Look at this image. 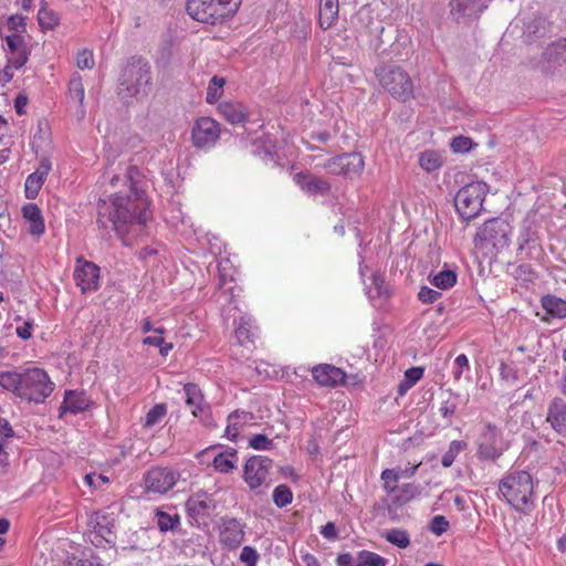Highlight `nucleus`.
Segmentation results:
<instances>
[{
	"instance_id": "50",
	"label": "nucleus",
	"mask_w": 566,
	"mask_h": 566,
	"mask_svg": "<svg viewBox=\"0 0 566 566\" xmlns=\"http://www.w3.org/2000/svg\"><path fill=\"white\" fill-rule=\"evenodd\" d=\"M93 53L90 50H82L77 53L76 65L81 70L92 69L94 66Z\"/></svg>"
},
{
	"instance_id": "52",
	"label": "nucleus",
	"mask_w": 566,
	"mask_h": 566,
	"mask_svg": "<svg viewBox=\"0 0 566 566\" xmlns=\"http://www.w3.org/2000/svg\"><path fill=\"white\" fill-rule=\"evenodd\" d=\"M370 297H380L386 294L385 281L381 275H373V286L368 290Z\"/></svg>"
},
{
	"instance_id": "37",
	"label": "nucleus",
	"mask_w": 566,
	"mask_h": 566,
	"mask_svg": "<svg viewBox=\"0 0 566 566\" xmlns=\"http://www.w3.org/2000/svg\"><path fill=\"white\" fill-rule=\"evenodd\" d=\"M382 537L398 548H407L410 545V536L407 531L391 528L382 533Z\"/></svg>"
},
{
	"instance_id": "42",
	"label": "nucleus",
	"mask_w": 566,
	"mask_h": 566,
	"mask_svg": "<svg viewBox=\"0 0 566 566\" xmlns=\"http://www.w3.org/2000/svg\"><path fill=\"white\" fill-rule=\"evenodd\" d=\"M467 448V443L464 441L453 440L450 442L448 450L442 455L441 464L444 468H450L455 458Z\"/></svg>"
},
{
	"instance_id": "35",
	"label": "nucleus",
	"mask_w": 566,
	"mask_h": 566,
	"mask_svg": "<svg viewBox=\"0 0 566 566\" xmlns=\"http://www.w3.org/2000/svg\"><path fill=\"white\" fill-rule=\"evenodd\" d=\"M167 405L166 403H157L153 408L148 410L146 416L142 420V424L145 429H151L155 426L163 422V420L167 416Z\"/></svg>"
},
{
	"instance_id": "23",
	"label": "nucleus",
	"mask_w": 566,
	"mask_h": 566,
	"mask_svg": "<svg viewBox=\"0 0 566 566\" xmlns=\"http://www.w3.org/2000/svg\"><path fill=\"white\" fill-rule=\"evenodd\" d=\"M184 391L186 395V403L191 408V413L200 418L206 426L210 424L208 419L205 418L208 413V408L205 405L200 388L196 384H186Z\"/></svg>"
},
{
	"instance_id": "46",
	"label": "nucleus",
	"mask_w": 566,
	"mask_h": 566,
	"mask_svg": "<svg viewBox=\"0 0 566 566\" xmlns=\"http://www.w3.org/2000/svg\"><path fill=\"white\" fill-rule=\"evenodd\" d=\"M535 241V231L530 220H524L517 237L518 249L523 250L526 245Z\"/></svg>"
},
{
	"instance_id": "24",
	"label": "nucleus",
	"mask_w": 566,
	"mask_h": 566,
	"mask_svg": "<svg viewBox=\"0 0 566 566\" xmlns=\"http://www.w3.org/2000/svg\"><path fill=\"white\" fill-rule=\"evenodd\" d=\"M547 421L558 434L566 437V401L555 399L551 402Z\"/></svg>"
},
{
	"instance_id": "34",
	"label": "nucleus",
	"mask_w": 566,
	"mask_h": 566,
	"mask_svg": "<svg viewBox=\"0 0 566 566\" xmlns=\"http://www.w3.org/2000/svg\"><path fill=\"white\" fill-rule=\"evenodd\" d=\"M258 328L249 317H241L238 327L235 328V338L243 345L252 343L256 336Z\"/></svg>"
},
{
	"instance_id": "8",
	"label": "nucleus",
	"mask_w": 566,
	"mask_h": 566,
	"mask_svg": "<svg viewBox=\"0 0 566 566\" xmlns=\"http://www.w3.org/2000/svg\"><path fill=\"white\" fill-rule=\"evenodd\" d=\"M511 234V224L504 219L494 218L484 222L476 232L475 239L485 245L503 249L509 245Z\"/></svg>"
},
{
	"instance_id": "15",
	"label": "nucleus",
	"mask_w": 566,
	"mask_h": 566,
	"mask_svg": "<svg viewBox=\"0 0 566 566\" xmlns=\"http://www.w3.org/2000/svg\"><path fill=\"white\" fill-rule=\"evenodd\" d=\"M74 280L83 293L95 291L98 287L99 268L91 261L77 258Z\"/></svg>"
},
{
	"instance_id": "64",
	"label": "nucleus",
	"mask_w": 566,
	"mask_h": 566,
	"mask_svg": "<svg viewBox=\"0 0 566 566\" xmlns=\"http://www.w3.org/2000/svg\"><path fill=\"white\" fill-rule=\"evenodd\" d=\"M336 564L337 566H354V558L352 554L344 553L337 557Z\"/></svg>"
},
{
	"instance_id": "47",
	"label": "nucleus",
	"mask_w": 566,
	"mask_h": 566,
	"mask_svg": "<svg viewBox=\"0 0 566 566\" xmlns=\"http://www.w3.org/2000/svg\"><path fill=\"white\" fill-rule=\"evenodd\" d=\"M38 21L42 29L52 30L59 24V17L54 11L41 8L38 12Z\"/></svg>"
},
{
	"instance_id": "20",
	"label": "nucleus",
	"mask_w": 566,
	"mask_h": 566,
	"mask_svg": "<svg viewBox=\"0 0 566 566\" xmlns=\"http://www.w3.org/2000/svg\"><path fill=\"white\" fill-rule=\"evenodd\" d=\"M312 376L319 386L335 387L345 380V373L333 365L322 364L312 368Z\"/></svg>"
},
{
	"instance_id": "28",
	"label": "nucleus",
	"mask_w": 566,
	"mask_h": 566,
	"mask_svg": "<svg viewBox=\"0 0 566 566\" xmlns=\"http://www.w3.org/2000/svg\"><path fill=\"white\" fill-rule=\"evenodd\" d=\"M212 465L220 473H231L238 467V451L228 448L218 453L212 461Z\"/></svg>"
},
{
	"instance_id": "12",
	"label": "nucleus",
	"mask_w": 566,
	"mask_h": 566,
	"mask_svg": "<svg viewBox=\"0 0 566 566\" xmlns=\"http://www.w3.org/2000/svg\"><path fill=\"white\" fill-rule=\"evenodd\" d=\"M220 138V125L211 117L198 118L191 130L192 144L196 148H210Z\"/></svg>"
},
{
	"instance_id": "17",
	"label": "nucleus",
	"mask_w": 566,
	"mask_h": 566,
	"mask_svg": "<svg viewBox=\"0 0 566 566\" xmlns=\"http://www.w3.org/2000/svg\"><path fill=\"white\" fill-rule=\"evenodd\" d=\"M3 41L7 46L9 64H11L14 69L22 67L27 63L30 54L24 38L19 33H12L6 35Z\"/></svg>"
},
{
	"instance_id": "49",
	"label": "nucleus",
	"mask_w": 566,
	"mask_h": 566,
	"mask_svg": "<svg viewBox=\"0 0 566 566\" xmlns=\"http://www.w3.org/2000/svg\"><path fill=\"white\" fill-rule=\"evenodd\" d=\"M441 297V293L429 287V286H421L420 291L418 293V298L423 304H431L439 300Z\"/></svg>"
},
{
	"instance_id": "58",
	"label": "nucleus",
	"mask_w": 566,
	"mask_h": 566,
	"mask_svg": "<svg viewBox=\"0 0 566 566\" xmlns=\"http://www.w3.org/2000/svg\"><path fill=\"white\" fill-rule=\"evenodd\" d=\"M33 323L31 321H24L21 325L15 328L17 335L22 339H29L32 336Z\"/></svg>"
},
{
	"instance_id": "41",
	"label": "nucleus",
	"mask_w": 566,
	"mask_h": 566,
	"mask_svg": "<svg viewBox=\"0 0 566 566\" xmlns=\"http://www.w3.org/2000/svg\"><path fill=\"white\" fill-rule=\"evenodd\" d=\"M44 178L41 177L40 175H38L36 172H32L30 174L28 177H27V180H25V184H24V191H25V197L28 199H34L43 184H44Z\"/></svg>"
},
{
	"instance_id": "18",
	"label": "nucleus",
	"mask_w": 566,
	"mask_h": 566,
	"mask_svg": "<svg viewBox=\"0 0 566 566\" xmlns=\"http://www.w3.org/2000/svg\"><path fill=\"white\" fill-rule=\"evenodd\" d=\"M244 539L243 525L235 518H222L220 543L229 548H237Z\"/></svg>"
},
{
	"instance_id": "51",
	"label": "nucleus",
	"mask_w": 566,
	"mask_h": 566,
	"mask_svg": "<svg viewBox=\"0 0 566 566\" xmlns=\"http://www.w3.org/2000/svg\"><path fill=\"white\" fill-rule=\"evenodd\" d=\"M258 559H259V554H258V552L253 547L244 546L241 549L240 560L245 566H255L256 563H258Z\"/></svg>"
},
{
	"instance_id": "53",
	"label": "nucleus",
	"mask_w": 566,
	"mask_h": 566,
	"mask_svg": "<svg viewBox=\"0 0 566 566\" xmlns=\"http://www.w3.org/2000/svg\"><path fill=\"white\" fill-rule=\"evenodd\" d=\"M453 377L455 380H460L463 371L470 369L469 359L465 354H460L455 357Z\"/></svg>"
},
{
	"instance_id": "48",
	"label": "nucleus",
	"mask_w": 566,
	"mask_h": 566,
	"mask_svg": "<svg viewBox=\"0 0 566 566\" xmlns=\"http://www.w3.org/2000/svg\"><path fill=\"white\" fill-rule=\"evenodd\" d=\"M249 447L254 450H270L273 447V441L265 434H254L249 439Z\"/></svg>"
},
{
	"instance_id": "63",
	"label": "nucleus",
	"mask_w": 566,
	"mask_h": 566,
	"mask_svg": "<svg viewBox=\"0 0 566 566\" xmlns=\"http://www.w3.org/2000/svg\"><path fill=\"white\" fill-rule=\"evenodd\" d=\"M321 534L325 538H335L337 535V532H336V527H335L334 523L328 522L324 526H322Z\"/></svg>"
},
{
	"instance_id": "1",
	"label": "nucleus",
	"mask_w": 566,
	"mask_h": 566,
	"mask_svg": "<svg viewBox=\"0 0 566 566\" xmlns=\"http://www.w3.org/2000/svg\"><path fill=\"white\" fill-rule=\"evenodd\" d=\"M120 177L114 174L111 177V185L117 186L119 182L127 185L125 191L120 190L112 195L108 199H99L97 203V223L107 229H112L126 240L135 227H144L153 218L150 201L144 190L137 187L134 180L138 175V169L134 166H127Z\"/></svg>"
},
{
	"instance_id": "31",
	"label": "nucleus",
	"mask_w": 566,
	"mask_h": 566,
	"mask_svg": "<svg viewBox=\"0 0 566 566\" xmlns=\"http://www.w3.org/2000/svg\"><path fill=\"white\" fill-rule=\"evenodd\" d=\"M428 280L437 289L449 290L455 285L458 274L454 270L444 266L438 273L430 274Z\"/></svg>"
},
{
	"instance_id": "39",
	"label": "nucleus",
	"mask_w": 566,
	"mask_h": 566,
	"mask_svg": "<svg viewBox=\"0 0 566 566\" xmlns=\"http://www.w3.org/2000/svg\"><path fill=\"white\" fill-rule=\"evenodd\" d=\"M157 525L160 532H168L175 530L180 524L178 514H169L161 510H156Z\"/></svg>"
},
{
	"instance_id": "26",
	"label": "nucleus",
	"mask_w": 566,
	"mask_h": 566,
	"mask_svg": "<svg viewBox=\"0 0 566 566\" xmlns=\"http://www.w3.org/2000/svg\"><path fill=\"white\" fill-rule=\"evenodd\" d=\"M90 399L84 392L69 390L65 392L61 410L63 412L78 413L87 409Z\"/></svg>"
},
{
	"instance_id": "29",
	"label": "nucleus",
	"mask_w": 566,
	"mask_h": 566,
	"mask_svg": "<svg viewBox=\"0 0 566 566\" xmlns=\"http://www.w3.org/2000/svg\"><path fill=\"white\" fill-rule=\"evenodd\" d=\"M252 419V415L244 411H233L228 417V424L224 430V437L229 440H235L243 427V424Z\"/></svg>"
},
{
	"instance_id": "14",
	"label": "nucleus",
	"mask_w": 566,
	"mask_h": 566,
	"mask_svg": "<svg viewBox=\"0 0 566 566\" xmlns=\"http://www.w3.org/2000/svg\"><path fill=\"white\" fill-rule=\"evenodd\" d=\"M186 507L192 524H206V521L216 509L214 501L205 491L193 493L186 502Z\"/></svg>"
},
{
	"instance_id": "27",
	"label": "nucleus",
	"mask_w": 566,
	"mask_h": 566,
	"mask_svg": "<svg viewBox=\"0 0 566 566\" xmlns=\"http://www.w3.org/2000/svg\"><path fill=\"white\" fill-rule=\"evenodd\" d=\"M338 0H319L318 21L322 29L327 30L338 18Z\"/></svg>"
},
{
	"instance_id": "11",
	"label": "nucleus",
	"mask_w": 566,
	"mask_h": 566,
	"mask_svg": "<svg viewBox=\"0 0 566 566\" xmlns=\"http://www.w3.org/2000/svg\"><path fill=\"white\" fill-rule=\"evenodd\" d=\"M363 156L357 153L343 154L327 159L321 167L332 175L359 176L364 169Z\"/></svg>"
},
{
	"instance_id": "38",
	"label": "nucleus",
	"mask_w": 566,
	"mask_h": 566,
	"mask_svg": "<svg viewBox=\"0 0 566 566\" xmlns=\"http://www.w3.org/2000/svg\"><path fill=\"white\" fill-rule=\"evenodd\" d=\"M380 480L382 482V489L388 496H391L399 486L400 471L397 469H385L380 474Z\"/></svg>"
},
{
	"instance_id": "10",
	"label": "nucleus",
	"mask_w": 566,
	"mask_h": 566,
	"mask_svg": "<svg viewBox=\"0 0 566 566\" xmlns=\"http://www.w3.org/2000/svg\"><path fill=\"white\" fill-rule=\"evenodd\" d=\"M179 471L171 468L156 467L144 476L145 489L149 493L165 494L179 481Z\"/></svg>"
},
{
	"instance_id": "5",
	"label": "nucleus",
	"mask_w": 566,
	"mask_h": 566,
	"mask_svg": "<svg viewBox=\"0 0 566 566\" xmlns=\"http://www.w3.org/2000/svg\"><path fill=\"white\" fill-rule=\"evenodd\" d=\"M242 0H188L187 12L196 21L217 24L233 17Z\"/></svg>"
},
{
	"instance_id": "9",
	"label": "nucleus",
	"mask_w": 566,
	"mask_h": 566,
	"mask_svg": "<svg viewBox=\"0 0 566 566\" xmlns=\"http://www.w3.org/2000/svg\"><path fill=\"white\" fill-rule=\"evenodd\" d=\"M273 461L263 455H253L249 458L243 469V480L252 491L270 485V470Z\"/></svg>"
},
{
	"instance_id": "25",
	"label": "nucleus",
	"mask_w": 566,
	"mask_h": 566,
	"mask_svg": "<svg viewBox=\"0 0 566 566\" xmlns=\"http://www.w3.org/2000/svg\"><path fill=\"white\" fill-rule=\"evenodd\" d=\"M22 213L29 224V233L34 237H41L45 231V224L40 208L35 203H29L22 208Z\"/></svg>"
},
{
	"instance_id": "7",
	"label": "nucleus",
	"mask_w": 566,
	"mask_h": 566,
	"mask_svg": "<svg viewBox=\"0 0 566 566\" xmlns=\"http://www.w3.org/2000/svg\"><path fill=\"white\" fill-rule=\"evenodd\" d=\"M488 191L489 186L483 181H472L463 186L454 198V206L459 214L465 220L478 217Z\"/></svg>"
},
{
	"instance_id": "4",
	"label": "nucleus",
	"mask_w": 566,
	"mask_h": 566,
	"mask_svg": "<svg viewBox=\"0 0 566 566\" xmlns=\"http://www.w3.org/2000/svg\"><path fill=\"white\" fill-rule=\"evenodd\" d=\"M374 73L380 86L395 99L406 103L413 98V82L401 66L381 62Z\"/></svg>"
},
{
	"instance_id": "57",
	"label": "nucleus",
	"mask_w": 566,
	"mask_h": 566,
	"mask_svg": "<svg viewBox=\"0 0 566 566\" xmlns=\"http://www.w3.org/2000/svg\"><path fill=\"white\" fill-rule=\"evenodd\" d=\"M84 481L90 486L99 488L101 485L108 483V478L98 473H90L85 475Z\"/></svg>"
},
{
	"instance_id": "45",
	"label": "nucleus",
	"mask_w": 566,
	"mask_h": 566,
	"mask_svg": "<svg viewBox=\"0 0 566 566\" xmlns=\"http://www.w3.org/2000/svg\"><path fill=\"white\" fill-rule=\"evenodd\" d=\"M272 497L277 507H284L292 502L293 493L287 485L280 484L274 489Z\"/></svg>"
},
{
	"instance_id": "6",
	"label": "nucleus",
	"mask_w": 566,
	"mask_h": 566,
	"mask_svg": "<svg viewBox=\"0 0 566 566\" xmlns=\"http://www.w3.org/2000/svg\"><path fill=\"white\" fill-rule=\"evenodd\" d=\"M150 84V67L142 59H133L122 71L119 94L123 97L146 95Z\"/></svg>"
},
{
	"instance_id": "16",
	"label": "nucleus",
	"mask_w": 566,
	"mask_h": 566,
	"mask_svg": "<svg viewBox=\"0 0 566 566\" xmlns=\"http://www.w3.org/2000/svg\"><path fill=\"white\" fill-rule=\"evenodd\" d=\"M90 539L95 546H101L103 542L114 544L115 535L113 532L114 522L107 515L95 513L90 517Z\"/></svg>"
},
{
	"instance_id": "3",
	"label": "nucleus",
	"mask_w": 566,
	"mask_h": 566,
	"mask_svg": "<svg viewBox=\"0 0 566 566\" xmlns=\"http://www.w3.org/2000/svg\"><path fill=\"white\" fill-rule=\"evenodd\" d=\"M499 493L513 509L524 511L533 504V478L524 470L511 471L500 480Z\"/></svg>"
},
{
	"instance_id": "33",
	"label": "nucleus",
	"mask_w": 566,
	"mask_h": 566,
	"mask_svg": "<svg viewBox=\"0 0 566 566\" xmlns=\"http://www.w3.org/2000/svg\"><path fill=\"white\" fill-rule=\"evenodd\" d=\"M419 166L427 172L439 170L444 163L442 155L436 150H424L419 154Z\"/></svg>"
},
{
	"instance_id": "55",
	"label": "nucleus",
	"mask_w": 566,
	"mask_h": 566,
	"mask_svg": "<svg viewBox=\"0 0 566 566\" xmlns=\"http://www.w3.org/2000/svg\"><path fill=\"white\" fill-rule=\"evenodd\" d=\"M471 146V139L464 136L454 137L450 144V147L453 153H465L470 150Z\"/></svg>"
},
{
	"instance_id": "2",
	"label": "nucleus",
	"mask_w": 566,
	"mask_h": 566,
	"mask_svg": "<svg viewBox=\"0 0 566 566\" xmlns=\"http://www.w3.org/2000/svg\"><path fill=\"white\" fill-rule=\"evenodd\" d=\"M0 387L28 402L43 403L55 385L44 369L30 367L20 371H1Z\"/></svg>"
},
{
	"instance_id": "21",
	"label": "nucleus",
	"mask_w": 566,
	"mask_h": 566,
	"mask_svg": "<svg viewBox=\"0 0 566 566\" xmlns=\"http://www.w3.org/2000/svg\"><path fill=\"white\" fill-rule=\"evenodd\" d=\"M221 117L231 125L244 124L249 118L247 106L239 101H223L218 105Z\"/></svg>"
},
{
	"instance_id": "36",
	"label": "nucleus",
	"mask_w": 566,
	"mask_h": 566,
	"mask_svg": "<svg viewBox=\"0 0 566 566\" xmlns=\"http://www.w3.org/2000/svg\"><path fill=\"white\" fill-rule=\"evenodd\" d=\"M423 376V368L421 367H411L405 371L403 379L397 387V392L399 396L406 395V392L411 389Z\"/></svg>"
},
{
	"instance_id": "32",
	"label": "nucleus",
	"mask_w": 566,
	"mask_h": 566,
	"mask_svg": "<svg viewBox=\"0 0 566 566\" xmlns=\"http://www.w3.org/2000/svg\"><path fill=\"white\" fill-rule=\"evenodd\" d=\"M542 307L553 317L566 318V301L554 295H545L541 300Z\"/></svg>"
},
{
	"instance_id": "40",
	"label": "nucleus",
	"mask_w": 566,
	"mask_h": 566,
	"mask_svg": "<svg viewBox=\"0 0 566 566\" xmlns=\"http://www.w3.org/2000/svg\"><path fill=\"white\" fill-rule=\"evenodd\" d=\"M226 81L223 77L213 76L207 88L206 101L209 104H214L223 94V86Z\"/></svg>"
},
{
	"instance_id": "44",
	"label": "nucleus",
	"mask_w": 566,
	"mask_h": 566,
	"mask_svg": "<svg viewBox=\"0 0 566 566\" xmlns=\"http://www.w3.org/2000/svg\"><path fill=\"white\" fill-rule=\"evenodd\" d=\"M388 560L369 551H361L358 554V563L356 566H386Z\"/></svg>"
},
{
	"instance_id": "19",
	"label": "nucleus",
	"mask_w": 566,
	"mask_h": 566,
	"mask_svg": "<svg viewBox=\"0 0 566 566\" xmlns=\"http://www.w3.org/2000/svg\"><path fill=\"white\" fill-rule=\"evenodd\" d=\"M294 182L307 195H327L331 190L329 182L312 174L297 172L293 177Z\"/></svg>"
},
{
	"instance_id": "13",
	"label": "nucleus",
	"mask_w": 566,
	"mask_h": 566,
	"mask_svg": "<svg viewBox=\"0 0 566 566\" xmlns=\"http://www.w3.org/2000/svg\"><path fill=\"white\" fill-rule=\"evenodd\" d=\"M506 450L501 432L495 426L488 424L480 437L478 457L483 460H495Z\"/></svg>"
},
{
	"instance_id": "54",
	"label": "nucleus",
	"mask_w": 566,
	"mask_h": 566,
	"mask_svg": "<svg viewBox=\"0 0 566 566\" xmlns=\"http://www.w3.org/2000/svg\"><path fill=\"white\" fill-rule=\"evenodd\" d=\"M449 528V522L443 515H436L430 524V530L436 535H442Z\"/></svg>"
},
{
	"instance_id": "61",
	"label": "nucleus",
	"mask_w": 566,
	"mask_h": 566,
	"mask_svg": "<svg viewBox=\"0 0 566 566\" xmlns=\"http://www.w3.org/2000/svg\"><path fill=\"white\" fill-rule=\"evenodd\" d=\"M51 169H52V164H51L50 159L46 157H43L40 160V164L34 172H36L38 175H40L41 177H43L45 179L46 176L49 175V172L51 171Z\"/></svg>"
},
{
	"instance_id": "43",
	"label": "nucleus",
	"mask_w": 566,
	"mask_h": 566,
	"mask_svg": "<svg viewBox=\"0 0 566 566\" xmlns=\"http://www.w3.org/2000/svg\"><path fill=\"white\" fill-rule=\"evenodd\" d=\"M69 93L72 99L76 101L80 105H83L85 90L82 83V78L77 73H74L70 78Z\"/></svg>"
},
{
	"instance_id": "56",
	"label": "nucleus",
	"mask_w": 566,
	"mask_h": 566,
	"mask_svg": "<svg viewBox=\"0 0 566 566\" xmlns=\"http://www.w3.org/2000/svg\"><path fill=\"white\" fill-rule=\"evenodd\" d=\"M455 410H457L455 402L451 401V400H446L441 403V406L439 408V413L441 415L442 418L447 419L450 422Z\"/></svg>"
},
{
	"instance_id": "62",
	"label": "nucleus",
	"mask_w": 566,
	"mask_h": 566,
	"mask_svg": "<svg viewBox=\"0 0 566 566\" xmlns=\"http://www.w3.org/2000/svg\"><path fill=\"white\" fill-rule=\"evenodd\" d=\"M81 566H104L103 559L94 554H90L84 559H81Z\"/></svg>"
},
{
	"instance_id": "59",
	"label": "nucleus",
	"mask_w": 566,
	"mask_h": 566,
	"mask_svg": "<svg viewBox=\"0 0 566 566\" xmlns=\"http://www.w3.org/2000/svg\"><path fill=\"white\" fill-rule=\"evenodd\" d=\"M7 25L9 30L14 31L13 33H18L25 28L24 18L21 15H12L8 19Z\"/></svg>"
},
{
	"instance_id": "60",
	"label": "nucleus",
	"mask_w": 566,
	"mask_h": 566,
	"mask_svg": "<svg viewBox=\"0 0 566 566\" xmlns=\"http://www.w3.org/2000/svg\"><path fill=\"white\" fill-rule=\"evenodd\" d=\"M533 276L534 273L528 264H521L516 268V277L531 281Z\"/></svg>"
},
{
	"instance_id": "22",
	"label": "nucleus",
	"mask_w": 566,
	"mask_h": 566,
	"mask_svg": "<svg viewBox=\"0 0 566 566\" xmlns=\"http://www.w3.org/2000/svg\"><path fill=\"white\" fill-rule=\"evenodd\" d=\"M490 0H452L450 2L451 14L457 19L478 17L483 12Z\"/></svg>"
},
{
	"instance_id": "30",
	"label": "nucleus",
	"mask_w": 566,
	"mask_h": 566,
	"mask_svg": "<svg viewBox=\"0 0 566 566\" xmlns=\"http://www.w3.org/2000/svg\"><path fill=\"white\" fill-rule=\"evenodd\" d=\"M420 494V486L415 483H405L391 494L390 501L395 506H401Z\"/></svg>"
}]
</instances>
